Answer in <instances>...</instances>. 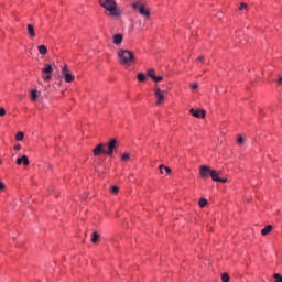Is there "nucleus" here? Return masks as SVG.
<instances>
[{"mask_svg":"<svg viewBox=\"0 0 282 282\" xmlns=\"http://www.w3.org/2000/svg\"><path fill=\"white\" fill-rule=\"evenodd\" d=\"M118 57H119V63L121 65H127L128 67H131L132 63H135V55L133 52L129 50H119L118 51Z\"/></svg>","mask_w":282,"mask_h":282,"instance_id":"1","label":"nucleus"},{"mask_svg":"<svg viewBox=\"0 0 282 282\" xmlns=\"http://www.w3.org/2000/svg\"><path fill=\"white\" fill-rule=\"evenodd\" d=\"M101 8H105L108 12H110L111 17H120L122 11L118 8V4L115 0H99Z\"/></svg>","mask_w":282,"mask_h":282,"instance_id":"2","label":"nucleus"},{"mask_svg":"<svg viewBox=\"0 0 282 282\" xmlns=\"http://www.w3.org/2000/svg\"><path fill=\"white\" fill-rule=\"evenodd\" d=\"M132 9L138 10L139 14H141V17H144L145 19L151 18V11H149V9L144 8V4H142L140 2L132 3Z\"/></svg>","mask_w":282,"mask_h":282,"instance_id":"3","label":"nucleus"},{"mask_svg":"<svg viewBox=\"0 0 282 282\" xmlns=\"http://www.w3.org/2000/svg\"><path fill=\"white\" fill-rule=\"evenodd\" d=\"M116 149H118V140L111 139L106 144L105 155H108V158H113V151H116Z\"/></svg>","mask_w":282,"mask_h":282,"instance_id":"4","label":"nucleus"},{"mask_svg":"<svg viewBox=\"0 0 282 282\" xmlns=\"http://www.w3.org/2000/svg\"><path fill=\"white\" fill-rule=\"evenodd\" d=\"M52 72H54V68H52V65L45 64L44 68L42 69V74L45 75L43 77V80H45V83H50V80H52V75H51Z\"/></svg>","mask_w":282,"mask_h":282,"instance_id":"5","label":"nucleus"},{"mask_svg":"<svg viewBox=\"0 0 282 282\" xmlns=\"http://www.w3.org/2000/svg\"><path fill=\"white\" fill-rule=\"evenodd\" d=\"M212 174H213V169H210V166L202 165L199 167V175L203 180H208V177H210Z\"/></svg>","mask_w":282,"mask_h":282,"instance_id":"6","label":"nucleus"},{"mask_svg":"<svg viewBox=\"0 0 282 282\" xmlns=\"http://www.w3.org/2000/svg\"><path fill=\"white\" fill-rule=\"evenodd\" d=\"M154 96L156 98V105H163L166 96L164 95V90H161L160 87L154 88Z\"/></svg>","mask_w":282,"mask_h":282,"instance_id":"7","label":"nucleus"},{"mask_svg":"<svg viewBox=\"0 0 282 282\" xmlns=\"http://www.w3.org/2000/svg\"><path fill=\"white\" fill-rule=\"evenodd\" d=\"M106 149H107V145L105 143H99L93 150V154L95 155V158H98V155H102V153L105 155Z\"/></svg>","mask_w":282,"mask_h":282,"instance_id":"8","label":"nucleus"},{"mask_svg":"<svg viewBox=\"0 0 282 282\" xmlns=\"http://www.w3.org/2000/svg\"><path fill=\"white\" fill-rule=\"evenodd\" d=\"M189 113H192L194 118H206V110H196L195 108H192Z\"/></svg>","mask_w":282,"mask_h":282,"instance_id":"9","label":"nucleus"},{"mask_svg":"<svg viewBox=\"0 0 282 282\" xmlns=\"http://www.w3.org/2000/svg\"><path fill=\"white\" fill-rule=\"evenodd\" d=\"M15 164H18V166H21V164H23L24 166H29L30 159L28 158V155H23L22 158L17 159Z\"/></svg>","mask_w":282,"mask_h":282,"instance_id":"10","label":"nucleus"},{"mask_svg":"<svg viewBox=\"0 0 282 282\" xmlns=\"http://www.w3.org/2000/svg\"><path fill=\"white\" fill-rule=\"evenodd\" d=\"M26 29H28V35L30 36V39H34V36H36V31L34 30V25L28 24Z\"/></svg>","mask_w":282,"mask_h":282,"instance_id":"11","label":"nucleus"},{"mask_svg":"<svg viewBox=\"0 0 282 282\" xmlns=\"http://www.w3.org/2000/svg\"><path fill=\"white\" fill-rule=\"evenodd\" d=\"M122 39H124V36L122 34H115L112 36L113 44L120 45L122 43Z\"/></svg>","mask_w":282,"mask_h":282,"instance_id":"12","label":"nucleus"},{"mask_svg":"<svg viewBox=\"0 0 282 282\" xmlns=\"http://www.w3.org/2000/svg\"><path fill=\"white\" fill-rule=\"evenodd\" d=\"M273 228H274V227H272V225L265 226V227L261 230L262 237H268V235H270V232H272Z\"/></svg>","mask_w":282,"mask_h":282,"instance_id":"13","label":"nucleus"},{"mask_svg":"<svg viewBox=\"0 0 282 282\" xmlns=\"http://www.w3.org/2000/svg\"><path fill=\"white\" fill-rule=\"evenodd\" d=\"M159 169H160L161 175H171V167L165 165H160Z\"/></svg>","mask_w":282,"mask_h":282,"instance_id":"14","label":"nucleus"},{"mask_svg":"<svg viewBox=\"0 0 282 282\" xmlns=\"http://www.w3.org/2000/svg\"><path fill=\"white\" fill-rule=\"evenodd\" d=\"M65 83H74V75L70 73H65L64 75Z\"/></svg>","mask_w":282,"mask_h":282,"instance_id":"15","label":"nucleus"},{"mask_svg":"<svg viewBox=\"0 0 282 282\" xmlns=\"http://www.w3.org/2000/svg\"><path fill=\"white\" fill-rule=\"evenodd\" d=\"M221 172H217L216 170L212 171L210 177H212L213 182H219V174Z\"/></svg>","mask_w":282,"mask_h":282,"instance_id":"16","label":"nucleus"},{"mask_svg":"<svg viewBox=\"0 0 282 282\" xmlns=\"http://www.w3.org/2000/svg\"><path fill=\"white\" fill-rule=\"evenodd\" d=\"M98 239H100V234L94 231L91 235V243H98Z\"/></svg>","mask_w":282,"mask_h":282,"instance_id":"17","label":"nucleus"},{"mask_svg":"<svg viewBox=\"0 0 282 282\" xmlns=\"http://www.w3.org/2000/svg\"><path fill=\"white\" fill-rule=\"evenodd\" d=\"M37 50H39V53L42 55L47 54V46H45V45L37 46Z\"/></svg>","mask_w":282,"mask_h":282,"instance_id":"18","label":"nucleus"},{"mask_svg":"<svg viewBox=\"0 0 282 282\" xmlns=\"http://www.w3.org/2000/svg\"><path fill=\"white\" fill-rule=\"evenodd\" d=\"M137 78L140 83H144L147 80V76L143 73H139Z\"/></svg>","mask_w":282,"mask_h":282,"instance_id":"19","label":"nucleus"},{"mask_svg":"<svg viewBox=\"0 0 282 282\" xmlns=\"http://www.w3.org/2000/svg\"><path fill=\"white\" fill-rule=\"evenodd\" d=\"M200 208H206V206L208 205V200L205 198H200L198 202Z\"/></svg>","mask_w":282,"mask_h":282,"instance_id":"20","label":"nucleus"},{"mask_svg":"<svg viewBox=\"0 0 282 282\" xmlns=\"http://www.w3.org/2000/svg\"><path fill=\"white\" fill-rule=\"evenodd\" d=\"M23 138H25V134H24L23 132H18V133L15 134V140H17L18 142H21V141L23 140Z\"/></svg>","mask_w":282,"mask_h":282,"instance_id":"21","label":"nucleus"},{"mask_svg":"<svg viewBox=\"0 0 282 282\" xmlns=\"http://www.w3.org/2000/svg\"><path fill=\"white\" fill-rule=\"evenodd\" d=\"M39 98V91L36 90H31V100H36Z\"/></svg>","mask_w":282,"mask_h":282,"instance_id":"22","label":"nucleus"},{"mask_svg":"<svg viewBox=\"0 0 282 282\" xmlns=\"http://www.w3.org/2000/svg\"><path fill=\"white\" fill-rule=\"evenodd\" d=\"M148 76L152 78V80L155 78V69L151 68L148 70Z\"/></svg>","mask_w":282,"mask_h":282,"instance_id":"23","label":"nucleus"},{"mask_svg":"<svg viewBox=\"0 0 282 282\" xmlns=\"http://www.w3.org/2000/svg\"><path fill=\"white\" fill-rule=\"evenodd\" d=\"M221 281L223 282H229L230 281V275H228V273H223L221 274Z\"/></svg>","mask_w":282,"mask_h":282,"instance_id":"24","label":"nucleus"},{"mask_svg":"<svg viewBox=\"0 0 282 282\" xmlns=\"http://www.w3.org/2000/svg\"><path fill=\"white\" fill-rule=\"evenodd\" d=\"M273 279H275L274 282H282V275L279 274V273H275V274L273 275Z\"/></svg>","mask_w":282,"mask_h":282,"instance_id":"25","label":"nucleus"},{"mask_svg":"<svg viewBox=\"0 0 282 282\" xmlns=\"http://www.w3.org/2000/svg\"><path fill=\"white\" fill-rule=\"evenodd\" d=\"M154 83H162L164 80V77L162 76H154V79H152Z\"/></svg>","mask_w":282,"mask_h":282,"instance_id":"26","label":"nucleus"},{"mask_svg":"<svg viewBox=\"0 0 282 282\" xmlns=\"http://www.w3.org/2000/svg\"><path fill=\"white\" fill-rule=\"evenodd\" d=\"M121 160H122L123 162H129V160H130L129 154H127V153L122 154V155H121Z\"/></svg>","mask_w":282,"mask_h":282,"instance_id":"27","label":"nucleus"},{"mask_svg":"<svg viewBox=\"0 0 282 282\" xmlns=\"http://www.w3.org/2000/svg\"><path fill=\"white\" fill-rule=\"evenodd\" d=\"M238 10H239V11H241V10H248V4L241 2V3H240V7L238 8Z\"/></svg>","mask_w":282,"mask_h":282,"instance_id":"28","label":"nucleus"},{"mask_svg":"<svg viewBox=\"0 0 282 282\" xmlns=\"http://www.w3.org/2000/svg\"><path fill=\"white\" fill-rule=\"evenodd\" d=\"M110 191H111V193L117 194L118 191H120V188L118 186L113 185V186H111Z\"/></svg>","mask_w":282,"mask_h":282,"instance_id":"29","label":"nucleus"},{"mask_svg":"<svg viewBox=\"0 0 282 282\" xmlns=\"http://www.w3.org/2000/svg\"><path fill=\"white\" fill-rule=\"evenodd\" d=\"M6 116V108H0V118H3Z\"/></svg>","mask_w":282,"mask_h":282,"instance_id":"30","label":"nucleus"},{"mask_svg":"<svg viewBox=\"0 0 282 282\" xmlns=\"http://www.w3.org/2000/svg\"><path fill=\"white\" fill-rule=\"evenodd\" d=\"M67 73H68L67 65H64V67L62 68V75L67 74Z\"/></svg>","mask_w":282,"mask_h":282,"instance_id":"31","label":"nucleus"},{"mask_svg":"<svg viewBox=\"0 0 282 282\" xmlns=\"http://www.w3.org/2000/svg\"><path fill=\"white\" fill-rule=\"evenodd\" d=\"M237 142H238V144H243V137H238Z\"/></svg>","mask_w":282,"mask_h":282,"instance_id":"32","label":"nucleus"},{"mask_svg":"<svg viewBox=\"0 0 282 282\" xmlns=\"http://www.w3.org/2000/svg\"><path fill=\"white\" fill-rule=\"evenodd\" d=\"M0 191H6V184H3V182L0 181Z\"/></svg>","mask_w":282,"mask_h":282,"instance_id":"33","label":"nucleus"},{"mask_svg":"<svg viewBox=\"0 0 282 282\" xmlns=\"http://www.w3.org/2000/svg\"><path fill=\"white\" fill-rule=\"evenodd\" d=\"M204 61H205V57H204V56H200V57L197 58V62H198V63H204Z\"/></svg>","mask_w":282,"mask_h":282,"instance_id":"34","label":"nucleus"},{"mask_svg":"<svg viewBox=\"0 0 282 282\" xmlns=\"http://www.w3.org/2000/svg\"><path fill=\"white\" fill-rule=\"evenodd\" d=\"M218 182H221L223 184H226V182H228V178H219Z\"/></svg>","mask_w":282,"mask_h":282,"instance_id":"35","label":"nucleus"},{"mask_svg":"<svg viewBox=\"0 0 282 282\" xmlns=\"http://www.w3.org/2000/svg\"><path fill=\"white\" fill-rule=\"evenodd\" d=\"M197 87H198L197 84H192V86H191V88H192L193 90L197 89Z\"/></svg>","mask_w":282,"mask_h":282,"instance_id":"36","label":"nucleus"},{"mask_svg":"<svg viewBox=\"0 0 282 282\" xmlns=\"http://www.w3.org/2000/svg\"><path fill=\"white\" fill-rule=\"evenodd\" d=\"M14 151H21V145H14Z\"/></svg>","mask_w":282,"mask_h":282,"instance_id":"37","label":"nucleus"},{"mask_svg":"<svg viewBox=\"0 0 282 282\" xmlns=\"http://www.w3.org/2000/svg\"><path fill=\"white\" fill-rule=\"evenodd\" d=\"M278 85H282V77L278 79Z\"/></svg>","mask_w":282,"mask_h":282,"instance_id":"38","label":"nucleus"}]
</instances>
